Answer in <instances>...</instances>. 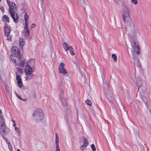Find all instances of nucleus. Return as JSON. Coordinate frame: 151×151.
Instances as JSON below:
<instances>
[{"label": "nucleus", "instance_id": "ea45409f", "mask_svg": "<svg viewBox=\"0 0 151 151\" xmlns=\"http://www.w3.org/2000/svg\"><path fill=\"white\" fill-rule=\"evenodd\" d=\"M1 134L3 136V138L4 139V140H5L6 139H7L4 136V134Z\"/></svg>", "mask_w": 151, "mask_h": 151}, {"label": "nucleus", "instance_id": "a878e982", "mask_svg": "<svg viewBox=\"0 0 151 151\" xmlns=\"http://www.w3.org/2000/svg\"><path fill=\"white\" fill-rule=\"evenodd\" d=\"M88 145H86V144H84L81 146L80 149L82 151H83V150L85 149H86L87 147V146Z\"/></svg>", "mask_w": 151, "mask_h": 151}, {"label": "nucleus", "instance_id": "aec40b11", "mask_svg": "<svg viewBox=\"0 0 151 151\" xmlns=\"http://www.w3.org/2000/svg\"><path fill=\"white\" fill-rule=\"evenodd\" d=\"M137 31L134 27L133 30L131 31V36L133 37L136 36L137 34Z\"/></svg>", "mask_w": 151, "mask_h": 151}, {"label": "nucleus", "instance_id": "3c124183", "mask_svg": "<svg viewBox=\"0 0 151 151\" xmlns=\"http://www.w3.org/2000/svg\"><path fill=\"white\" fill-rule=\"evenodd\" d=\"M16 125V124L15 122L13 123V126H14V125Z\"/></svg>", "mask_w": 151, "mask_h": 151}, {"label": "nucleus", "instance_id": "864d4df0", "mask_svg": "<svg viewBox=\"0 0 151 151\" xmlns=\"http://www.w3.org/2000/svg\"><path fill=\"white\" fill-rule=\"evenodd\" d=\"M114 1L115 2H116V1H117V0H114Z\"/></svg>", "mask_w": 151, "mask_h": 151}, {"label": "nucleus", "instance_id": "2eb2a0df", "mask_svg": "<svg viewBox=\"0 0 151 151\" xmlns=\"http://www.w3.org/2000/svg\"><path fill=\"white\" fill-rule=\"evenodd\" d=\"M4 31L5 32L4 35L6 37H8L9 35L10 30L7 25H5L4 26Z\"/></svg>", "mask_w": 151, "mask_h": 151}, {"label": "nucleus", "instance_id": "7ed1b4c3", "mask_svg": "<svg viewBox=\"0 0 151 151\" xmlns=\"http://www.w3.org/2000/svg\"><path fill=\"white\" fill-rule=\"evenodd\" d=\"M140 95L142 101L144 102L147 108L150 105V98L146 93L143 92H140Z\"/></svg>", "mask_w": 151, "mask_h": 151}, {"label": "nucleus", "instance_id": "4c0bfd02", "mask_svg": "<svg viewBox=\"0 0 151 151\" xmlns=\"http://www.w3.org/2000/svg\"><path fill=\"white\" fill-rule=\"evenodd\" d=\"M36 26V25L35 24H32L31 25V28H33Z\"/></svg>", "mask_w": 151, "mask_h": 151}, {"label": "nucleus", "instance_id": "0eeeda50", "mask_svg": "<svg viewBox=\"0 0 151 151\" xmlns=\"http://www.w3.org/2000/svg\"><path fill=\"white\" fill-rule=\"evenodd\" d=\"M11 51L16 56L20 57L21 55L19 50L16 46H14L12 47Z\"/></svg>", "mask_w": 151, "mask_h": 151}, {"label": "nucleus", "instance_id": "de8ad7c7", "mask_svg": "<svg viewBox=\"0 0 151 151\" xmlns=\"http://www.w3.org/2000/svg\"><path fill=\"white\" fill-rule=\"evenodd\" d=\"M11 121L13 123L15 122V121L13 119H12Z\"/></svg>", "mask_w": 151, "mask_h": 151}, {"label": "nucleus", "instance_id": "a18cd8bd", "mask_svg": "<svg viewBox=\"0 0 151 151\" xmlns=\"http://www.w3.org/2000/svg\"><path fill=\"white\" fill-rule=\"evenodd\" d=\"M7 40L9 41H10L11 40V38H8L7 39Z\"/></svg>", "mask_w": 151, "mask_h": 151}, {"label": "nucleus", "instance_id": "37998d69", "mask_svg": "<svg viewBox=\"0 0 151 151\" xmlns=\"http://www.w3.org/2000/svg\"><path fill=\"white\" fill-rule=\"evenodd\" d=\"M13 21L15 23H17L18 22V19H13Z\"/></svg>", "mask_w": 151, "mask_h": 151}, {"label": "nucleus", "instance_id": "5fc2aeb1", "mask_svg": "<svg viewBox=\"0 0 151 151\" xmlns=\"http://www.w3.org/2000/svg\"><path fill=\"white\" fill-rule=\"evenodd\" d=\"M22 100H23V101H26V99H24V100H23V99H22Z\"/></svg>", "mask_w": 151, "mask_h": 151}, {"label": "nucleus", "instance_id": "72a5a7b5", "mask_svg": "<svg viewBox=\"0 0 151 151\" xmlns=\"http://www.w3.org/2000/svg\"><path fill=\"white\" fill-rule=\"evenodd\" d=\"M24 19H27L29 18V15L26 12L25 13L24 15Z\"/></svg>", "mask_w": 151, "mask_h": 151}, {"label": "nucleus", "instance_id": "393cba45", "mask_svg": "<svg viewBox=\"0 0 151 151\" xmlns=\"http://www.w3.org/2000/svg\"><path fill=\"white\" fill-rule=\"evenodd\" d=\"M33 76V75H28V74H26L25 78L26 80L30 79Z\"/></svg>", "mask_w": 151, "mask_h": 151}, {"label": "nucleus", "instance_id": "412c9836", "mask_svg": "<svg viewBox=\"0 0 151 151\" xmlns=\"http://www.w3.org/2000/svg\"><path fill=\"white\" fill-rule=\"evenodd\" d=\"M63 45L65 51V52H67L69 48V46H68V44L66 42H64Z\"/></svg>", "mask_w": 151, "mask_h": 151}, {"label": "nucleus", "instance_id": "f257e3e1", "mask_svg": "<svg viewBox=\"0 0 151 151\" xmlns=\"http://www.w3.org/2000/svg\"><path fill=\"white\" fill-rule=\"evenodd\" d=\"M6 1L9 7V12L11 17L13 19H18V15L16 13L17 9L15 4L14 2H12L11 4L10 2L8 0Z\"/></svg>", "mask_w": 151, "mask_h": 151}, {"label": "nucleus", "instance_id": "6e6552de", "mask_svg": "<svg viewBox=\"0 0 151 151\" xmlns=\"http://www.w3.org/2000/svg\"><path fill=\"white\" fill-rule=\"evenodd\" d=\"M24 72L26 74L31 75L33 72V70L30 66L27 65L25 67Z\"/></svg>", "mask_w": 151, "mask_h": 151}, {"label": "nucleus", "instance_id": "c756f323", "mask_svg": "<svg viewBox=\"0 0 151 151\" xmlns=\"http://www.w3.org/2000/svg\"><path fill=\"white\" fill-rule=\"evenodd\" d=\"M8 148L10 150V151H12V145L10 143H9V144H7Z\"/></svg>", "mask_w": 151, "mask_h": 151}, {"label": "nucleus", "instance_id": "a211bd4d", "mask_svg": "<svg viewBox=\"0 0 151 151\" xmlns=\"http://www.w3.org/2000/svg\"><path fill=\"white\" fill-rule=\"evenodd\" d=\"M134 48L135 52L138 55H139L140 53V48L138 46L134 45V47L132 46Z\"/></svg>", "mask_w": 151, "mask_h": 151}, {"label": "nucleus", "instance_id": "9d476101", "mask_svg": "<svg viewBox=\"0 0 151 151\" xmlns=\"http://www.w3.org/2000/svg\"><path fill=\"white\" fill-rule=\"evenodd\" d=\"M16 80L19 86L21 88L23 86L22 77L20 75H17L16 76Z\"/></svg>", "mask_w": 151, "mask_h": 151}, {"label": "nucleus", "instance_id": "8fccbe9b", "mask_svg": "<svg viewBox=\"0 0 151 151\" xmlns=\"http://www.w3.org/2000/svg\"><path fill=\"white\" fill-rule=\"evenodd\" d=\"M13 127H14V129L16 128V127H16V125H14V126H13Z\"/></svg>", "mask_w": 151, "mask_h": 151}, {"label": "nucleus", "instance_id": "bf43d9fd", "mask_svg": "<svg viewBox=\"0 0 151 151\" xmlns=\"http://www.w3.org/2000/svg\"><path fill=\"white\" fill-rule=\"evenodd\" d=\"M1 0H0V2H1Z\"/></svg>", "mask_w": 151, "mask_h": 151}, {"label": "nucleus", "instance_id": "b1692460", "mask_svg": "<svg viewBox=\"0 0 151 151\" xmlns=\"http://www.w3.org/2000/svg\"><path fill=\"white\" fill-rule=\"evenodd\" d=\"M137 84L139 87L138 90L139 89V87H141L142 86V81L140 80H138L136 82Z\"/></svg>", "mask_w": 151, "mask_h": 151}, {"label": "nucleus", "instance_id": "c85d7f7f", "mask_svg": "<svg viewBox=\"0 0 151 151\" xmlns=\"http://www.w3.org/2000/svg\"><path fill=\"white\" fill-rule=\"evenodd\" d=\"M79 4L81 5H85L84 1L83 0H77Z\"/></svg>", "mask_w": 151, "mask_h": 151}, {"label": "nucleus", "instance_id": "79ce46f5", "mask_svg": "<svg viewBox=\"0 0 151 151\" xmlns=\"http://www.w3.org/2000/svg\"><path fill=\"white\" fill-rule=\"evenodd\" d=\"M6 143L8 144H9V143H10V142H9V141H8V139H6L5 140Z\"/></svg>", "mask_w": 151, "mask_h": 151}, {"label": "nucleus", "instance_id": "c03bdc74", "mask_svg": "<svg viewBox=\"0 0 151 151\" xmlns=\"http://www.w3.org/2000/svg\"><path fill=\"white\" fill-rule=\"evenodd\" d=\"M1 113H2L1 110V109H0V115H1L2 116H3Z\"/></svg>", "mask_w": 151, "mask_h": 151}, {"label": "nucleus", "instance_id": "c9c22d12", "mask_svg": "<svg viewBox=\"0 0 151 151\" xmlns=\"http://www.w3.org/2000/svg\"><path fill=\"white\" fill-rule=\"evenodd\" d=\"M56 149L55 151H60L59 146H56Z\"/></svg>", "mask_w": 151, "mask_h": 151}, {"label": "nucleus", "instance_id": "f03ea898", "mask_svg": "<svg viewBox=\"0 0 151 151\" xmlns=\"http://www.w3.org/2000/svg\"><path fill=\"white\" fill-rule=\"evenodd\" d=\"M33 115L37 122H40L42 120L44 117L43 111L40 109H36Z\"/></svg>", "mask_w": 151, "mask_h": 151}, {"label": "nucleus", "instance_id": "6ab92c4d", "mask_svg": "<svg viewBox=\"0 0 151 151\" xmlns=\"http://www.w3.org/2000/svg\"><path fill=\"white\" fill-rule=\"evenodd\" d=\"M20 60H18L19 62H18V61L16 63V64L19 66L21 67H24L25 63V60H23L20 62Z\"/></svg>", "mask_w": 151, "mask_h": 151}, {"label": "nucleus", "instance_id": "2f4dec72", "mask_svg": "<svg viewBox=\"0 0 151 151\" xmlns=\"http://www.w3.org/2000/svg\"><path fill=\"white\" fill-rule=\"evenodd\" d=\"M91 147L92 148V150H93V151H95L96 150V148L95 145L93 144H92L91 145Z\"/></svg>", "mask_w": 151, "mask_h": 151}, {"label": "nucleus", "instance_id": "cd10ccee", "mask_svg": "<svg viewBox=\"0 0 151 151\" xmlns=\"http://www.w3.org/2000/svg\"><path fill=\"white\" fill-rule=\"evenodd\" d=\"M85 103L87 104L90 106H91L92 105V102L90 100H86L85 101Z\"/></svg>", "mask_w": 151, "mask_h": 151}, {"label": "nucleus", "instance_id": "f8f14e48", "mask_svg": "<svg viewBox=\"0 0 151 151\" xmlns=\"http://www.w3.org/2000/svg\"><path fill=\"white\" fill-rule=\"evenodd\" d=\"M105 93L106 95V96L107 99L109 100L112 98V92L110 91L109 90L108 92L105 90Z\"/></svg>", "mask_w": 151, "mask_h": 151}, {"label": "nucleus", "instance_id": "ddd939ff", "mask_svg": "<svg viewBox=\"0 0 151 151\" xmlns=\"http://www.w3.org/2000/svg\"><path fill=\"white\" fill-rule=\"evenodd\" d=\"M123 19H125L130 18V12L127 9L123 14L122 15Z\"/></svg>", "mask_w": 151, "mask_h": 151}, {"label": "nucleus", "instance_id": "4be33fe9", "mask_svg": "<svg viewBox=\"0 0 151 151\" xmlns=\"http://www.w3.org/2000/svg\"><path fill=\"white\" fill-rule=\"evenodd\" d=\"M55 144L56 146H59V139L58 135L57 133H55Z\"/></svg>", "mask_w": 151, "mask_h": 151}, {"label": "nucleus", "instance_id": "58836bf2", "mask_svg": "<svg viewBox=\"0 0 151 151\" xmlns=\"http://www.w3.org/2000/svg\"><path fill=\"white\" fill-rule=\"evenodd\" d=\"M0 9H1V11L4 12V8L3 7H1V8H0Z\"/></svg>", "mask_w": 151, "mask_h": 151}, {"label": "nucleus", "instance_id": "13d9d810", "mask_svg": "<svg viewBox=\"0 0 151 151\" xmlns=\"http://www.w3.org/2000/svg\"><path fill=\"white\" fill-rule=\"evenodd\" d=\"M136 44L135 43H134V45H135Z\"/></svg>", "mask_w": 151, "mask_h": 151}, {"label": "nucleus", "instance_id": "f704fd0d", "mask_svg": "<svg viewBox=\"0 0 151 151\" xmlns=\"http://www.w3.org/2000/svg\"><path fill=\"white\" fill-rule=\"evenodd\" d=\"M14 129L17 133L19 134L20 133V131L18 127H16Z\"/></svg>", "mask_w": 151, "mask_h": 151}, {"label": "nucleus", "instance_id": "09e8293b", "mask_svg": "<svg viewBox=\"0 0 151 151\" xmlns=\"http://www.w3.org/2000/svg\"><path fill=\"white\" fill-rule=\"evenodd\" d=\"M15 93L17 96L18 95L17 94V92L16 91L15 92Z\"/></svg>", "mask_w": 151, "mask_h": 151}, {"label": "nucleus", "instance_id": "4468645a", "mask_svg": "<svg viewBox=\"0 0 151 151\" xmlns=\"http://www.w3.org/2000/svg\"><path fill=\"white\" fill-rule=\"evenodd\" d=\"M10 57L12 61L16 64V63L17 62H17L16 61V59L17 60V61H18V60H21V58L19 57H17L16 55L13 54L11 55Z\"/></svg>", "mask_w": 151, "mask_h": 151}, {"label": "nucleus", "instance_id": "f3484780", "mask_svg": "<svg viewBox=\"0 0 151 151\" xmlns=\"http://www.w3.org/2000/svg\"><path fill=\"white\" fill-rule=\"evenodd\" d=\"M20 48L22 49L24 45V40L22 38H20L19 40Z\"/></svg>", "mask_w": 151, "mask_h": 151}, {"label": "nucleus", "instance_id": "9b49d317", "mask_svg": "<svg viewBox=\"0 0 151 151\" xmlns=\"http://www.w3.org/2000/svg\"><path fill=\"white\" fill-rule=\"evenodd\" d=\"M6 126L5 120L4 119L3 116L0 115V132H1L2 127Z\"/></svg>", "mask_w": 151, "mask_h": 151}, {"label": "nucleus", "instance_id": "6e6d98bb", "mask_svg": "<svg viewBox=\"0 0 151 151\" xmlns=\"http://www.w3.org/2000/svg\"><path fill=\"white\" fill-rule=\"evenodd\" d=\"M17 151H21L19 149H18L17 150Z\"/></svg>", "mask_w": 151, "mask_h": 151}, {"label": "nucleus", "instance_id": "20e7f679", "mask_svg": "<svg viewBox=\"0 0 151 151\" xmlns=\"http://www.w3.org/2000/svg\"><path fill=\"white\" fill-rule=\"evenodd\" d=\"M25 20V26L24 27V30L23 31V33L26 35L28 36L30 34V32L29 31L28 28V19Z\"/></svg>", "mask_w": 151, "mask_h": 151}, {"label": "nucleus", "instance_id": "473e14b6", "mask_svg": "<svg viewBox=\"0 0 151 151\" xmlns=\"http://www.w3.org/2000/svg\"><path fill=\"white\" fill-rule=\"evenodd\" d=\"M83 143L86 144V145H88V142L87 140L85 138H84V142H83Z\"/></svg>", "mask_w": 151, "mask_h": 151}, {"label": "nucleus", "instance_id": "a19ab883", "mask_svg": "<svg viewBox=\"0 0 151 151\" xmlns=\"http://www.w3.org/2000/svg\"><path fill=\"white\" fill-rule=\"evenodd\" d=\"M17 97L20 100H22V98L19 95H17Z\"/></svg>", "mask_w": 151, "mask_h": 151}, {"label": "nucleus", "instance_id": "e433bc0d", "mask_svg": "<svg viewBox=\"0 0 151 151\" xmlns=\"http://www.w3.org/2000/svg\"><path fill=\"white\" fill-rule=\"evenodd\" d=\"M2 19H9V18L7 16L4 15L3 16Z\"/></svg>", "mask_w": 151, "mask_h": 151}, {"label": "nucleus", "instance_id": "39448f33", "mask_svg": "<svg viewBox=\"0 0 151 151\" xmlns=\"http://www.w3.org/2000/svg\"><path fill=\"white\" fill-rule=\"evenodd\" d=\"M59 96L60 100L63 105L66 104V101L64 98V91L63 89H60L59 92Z\"/></svg>", "mask_w": 151, "mask_h": 151}, {"label": "nucleus", "instance_id": "603ef678", "mask_svg": "<svg viewBox=\"0 0 151 151\" xmlns=\"http://www.w3.org/2000/svg\"><path fill=\"white\" fill-rule=\"evenodd\" d=\"M123 20H123L124 22H125V21H126V19H123Z\"/></svg>", "mask_w": 151, "mask_h": 151}, {"label": "nucleus", "instance_id": "5701e85b", "mask_svg": "<svg viewBox=\"0 0 151 151\" xmlns=\"http://www.w3.org/2000/svg\"><path fill=\"white\" fill-rule=\"evenodd\" d=\"M68 50H69L70 52V54L71 55H74L75 53L74 52V50L72 47L71 46H69V48Z\"/></svg>", "mask_w": 151, "mask_h": 151}, {"label": "nucleus", "instance_id": "1a4fd4ad", "mask_svg": "<svg viewBox=\"0 0 151 151\" xmlns=\"http://www.w3.org/2000/svg\"><path fill=\"white\" fill-rule=\"evenodd\" d=\"M132 56L135 65L137 67H140V65L138 57L134 55V53L133 54Z\"/></svg>", "mask_w": 151, "mask_h": 151}, {"label": "nucleus", "instance_id": "423d86ee", "mask_svg": "<svg viewBox=\"0 0 151 151\" xmlns=\"http://www.w3.org/2000/svg\"><path fill=\"white\" fill-rule=\"evenodd\" d=\"M65 64L63 63H60L59 67V72L63 75L67 73V70L64 68Z\"/></svg>", "mask_w": 151, "mask_h": 151}, {"label": "nucleus", "instance_id": "4d7b16f0", "mask_svg": "<svg viewBox=\"0 0 151 151\" xmlns=\"http://www.w3.org/2000/svg\"><path fill=\"white\" fill-rule=\"evenodd\" d=\"M19 70H20V71H21V69L20 68L19 69Z\"/></svg>", "mask_w": 151, "mask_h": 151}, {"label": "nucleus", "instance_id": "dca6fc26", "mask_svg": "<svg viewBox=\"0 0 151 151\" xmlns=\"http://www.w3.org/2000/svg\"><path fill=\"white\" fill-rule=\"evenodd\" d=\"M3 128L2 131H1V132H0L1 134H4V135H7L9 133V130L7 127L4 126Z\"/></svg>", "mask_w": 151, "mask_h": 151}, {"label": "nucleus", "instance_id": "7c9ffc66", "mask_svg": "<svg viewBox=\"0 0 151 151\" xmlns=\"http://www.w3.org/2000/svg\"><path fill=\"white\" fill-rule=\"evenodd\" d=\"M132 2L135 5H136L138 4L137 0H131Z\"/></svg>", "mask_w": 151, "mask_h": 151}, {"label": "nucleus", "instance_id": "bb28decb", "mask_svg": "<svg viewBox=\"0 0 151 151\" xmlns=\"http://www.w3.org/2000/svg\"><path fill=\"white\" fill-rule=\"evenodd\" d=\"M111 57L113 58L114 61L116 62L117 61V58L116 55L115 54H112L111 55Z\"/></svg>", "mask_w": 151, "mask_h": 151}, {"label": "nucleus", "instance_id": "49530a36", "mask_svg": "<svg viewBox=\"0 0 151 151\" xmlns=\"http://www.w3.org/2000/svg\"><path fill=\"white\" fill-rule=\"evenodd\" d=\"M6 22H9V19H6Z\"/></svg>", "mask_w": 151, "mask_h": 151}]
</instances>
